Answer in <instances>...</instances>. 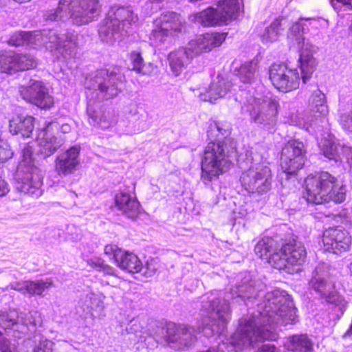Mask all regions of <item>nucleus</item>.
Wrapping results in <instances>:
<instances>
[{"instance_id":"nucleus-1","label":"nucleus","mask_w":352,"mask_h":352,"mask_svg":"<svg viewBox=\"0 0 352 352\" xmlns=\"http://www.w3.org/2000/svg\"><path fill=\"white\" fill-rule=\"evenodd\" d=\"M229 126L220 122L210 124L208 136L211 141L206 146L201 160V178L210 182L228 171L231 166L230 154L234 146H228L230 142Z\"/></svg>"},{"instance_id":"nucleus-2","label":"nucleus","mask_w":352,"mask_h":352,"mask_svg":"<svg viewBox=\"0 0 352 352\" xmlns=\"http://www.w3.org/2000/svg\"><path fill=\"white\" fill-rule=\"evenodd\" d=\"M263 89L261 85L254 90L241 91V109L249 113L252 122L272 132L276 122L278 103L270 92H263Z\"/></svg>"},{"instance_id":"nucleus-3","label":"nucleus","mask_w":352,"mask_h":352,"mask_svg":"<svg viewBox=\"0 0 352 352\" xmlns=\"http://www.w3.org/2000/svg\"><path fill=\"white\" fill-rule=\"evenodd\" d=\"M101 12L98 0H59L58 7L47 11L46 21H67L78 26L95 21Z\"/></svg>"},{"instance_id":"nucleus-4","label":"nucleus","mask_w":352,"mask_h":352,"mask_svg":"<svg viewBox=\"0 0 352 352\" xmlns=\"http://www.w3.org/2000/svg\"><path fill=\"white\" fill-rule=\"evenodd\" d=\"M305 197L309 203L321 204L333 201L342 203L346 198V188L328 172L308 175L305 181Z\"/></svg>"},{"instance_id":"nucleus-5","label":"nucleus","mask_w":352,"mask_h":352,"mask_svg":"<svg viewBox=\"0 0 352 352\" xmlns=\"http://www.w3.org/2000/svg\"><path fill=\"white\" fill-rule=\"evenodd\" d=\"M138 21V16L131 7L113 6L100 23L98 30L100 38L104 43L113 44Z\"/></svg>"},{"instance_id":"nucleus-6","label":"nucleus","mask_w":352,"mask_h":352,"mask_svg":"<svg viewBox=\"0 0 352 352\" xmlns=\"http://www.w3.org/2000/svg\"><path fill=\"white\" fill-rule=\"evenodd\" d=\"M32 153V147L25 145L17 169L16 188L21 192L38 197L42 195V175L41 170L34 165Z\"/></svg>"},{"instance_id":"nucleus-7","label":"nucleus","mask_w":352,"mask_h":352,"mask_svg":"<svg viewBox=\"0 0 352 352\" xmlns=\"http://www.w3.org/2000/svg\"><path fill=\"white\" fill-rule=\"evenodd\" d=\"M226 39L223 33L210 32L198 36L188 43L187 50L180 49L170 52L167 58L169 66H184L190 64V54H199L210 51L213 47H218Z\"/></svg>"},{"instance_id":"nucleus-8","label":"nucleus","mask_w":352,"mask_h":352,"mask_svg":"<svg viewBox=\"0 0 352 352\" xmlns=\"http://www.w3.org/2000/svg\"><path fill=\"white\" fill-rule=\"evenodd\" d=\"M306 257L307 251L302 243L292 239L271 256L270 264L276 269L294 274L300 271Z\"/></svg>"},{"instance_id":"nucleus-9","label":"nucleus","mask_w":352,"mask_h":352,"mask_svg":"<svg viewBox=\"0 0 352 352\" xmlns=\"http://www.w3.org/2000/svg\"><path fill=\"white\" fill-rule=\"evenodd\" d=\"M78 35L74 32H67L59 35L56 30H44L41 32H36L35 45H44L46 49L55 50L67 60L73 58L77 49Z\"/></svg>"},{"instance_id":"nucleus-10","label":"nucleus","mask_w":352,"mask_h":352,"mask_svg":"<svg viewBox=\"0 0 352 352\" xmlns=\"http://www.w3.org/2000/svg\"><path fill=\"white\" fill-rule=\"evenodd\" d=\"M312 74L313 67H271L269 71L272 83L283 92H288L298 88L300 79L306 83Z\"/></svg>"},{"instance_id":"nucleus-11","label":"nucleus","mask_w":352,"mask_h":352,"mask_svg":"<svg viewBox=\"0 0 352 352\" xmlns=\"http://www.w3.org/2000/svg\"><path fill=\"white\" fill-rule=\"evenodd\" d=\"M250 167L241 176L243 187L250 193L263 194L268 192L272 186L270 168L263 164L255 163L253 157L248 160Z\"/></svg>"},{"instance_id":"nucleus-12","label":"nucleus","mask_w":352,"mask_h":352,"mask_svg":"<svg viewBox=\"0 0 352 352\" xmlns=\"http://www.w3.org/2000/svg\"><path fill=\"white\" fill-rule=\"evenodd\" d=\"M240 10L239 0H222L217 8H208L195 15V21L204 26L221 25L234 19Z\"/></svg>"},{"instance_id":"nucleus-13","label":"nucleus","mask_w":352,"mask_h":352,"mask_svg":"<svg viewBox=\"0 0 352 352\" xmlns=\"http://www.w3.org/2000/svg\"><path fill=\"white\" fill-rule=\"evenodd\" d=\"M309 287L329 303L340 305L343 301L342 297L335 290L334 281L330 275V267L327 263H319L316 267Z\"/></svg>"},{"instance_id":"nucleus-14","label":"nucleus","mask_w":352,"mask_h":352,"mask_svg":"<svg viewBox=\"0 0 352 352\" xmlns=\"http://www.w3.org/2000/svg\"><path fill=\"white\" fill-rule=\"evenodd\" d=\"M305 150L304 144L296 140H289L282 149L280 166L283 170L295 174L305 164Z\"/></svg>"},{"instance_id":"nucleus-15","label":"nucleus","mask_w":352,"mask_h":352,"mask_svg":"<svg viewBox=\"0 0 352 352\" xmlns=\"http://www.w3.org/2000/svg\"><path fill=\"white\" fill-rule=\"evenodd\" d=\"M108 72L109 71L104 69L98 70L94 82L88 87L89 89H96L97 87L101 99L108 100L117 96L123 86L122 76L114 74L113 72L108 74Z\"/></svg>"},{"instance_id":"nucleus-16","label":"nucleus","mask_w":352,"mask_h":352,"mask_svg":"<svg viewBox=\"0 0 352 352\" xmlns=\"http://www.w3.org/2000/svg\"><path fill=\"white\" fill-rule=\"evenodd\" d=\"M155 28L152 36L155 43H162L166 37L174 32L182 31L184 21L181 16L175 12H164L154 22Z\"/></svg>"},{"instance_id":"nucleus-17","label":"nucleus","mask_w":352,"mask_h":352,"mask_svg":"<svg viewBox=\"0 0 352 352\" xmlns=\"http://www.w3.org/2000/svg\"><path fill=\"white\" fill-rule=\"evenodd\" d=\"M19 92L21 97L41 109H50L54 104V98L50 94L48 88L39 80H31L28 86H21Z\"/></svg>"},{"instance_id":"nucleus-18","label":"nucleus","mask_w":352,"mask_h":352,"mask_svg":"<svg viewBox=\"0 0 352 352\" xmlns=\"http://www.w3.org/2000/svg\"><path fill=\"white\" fill-rule=\"evenodd\" d=\"M324 248L334 254H340L349 250L351 244L349 233L339 228H332L323 233Z\"/></svg>"},{"instance_id":"nucleus-19","label":"nucleus","mask_w":352,"mask_h":352,"mask_svg":"<svg viewBox=\"0 0 352 352\" xmlns=\"http://www.w3.org/2000/svg\"><path fill=\"white\" fill-rule=\"evenodd\" d=\"M54 126L57 128V124L54 122L45 123V126L38 131L36 142L38 146V152L45 157L52 155L58 149L64 142L61 138L53 135L50 130Z\"/></svg>"},{"instance_id":"nucleus-20","label":"nucleus","mask_w":352,"mask_h":352,"mask_svg":"<svg viewBox=\"0 0 352 352\" xmlns=\"http://www.w3.org/2000/svg\"><path fill=\"white\" fill-rule=\"evenodd\" d=\"M166 341L173 347L182 349L190 345L195 338L194 329L184 324L169 322L166 324Z\"/></svg>"},{"instance_id":"nucleus-21","label":"nucleus","mask_w":352,"mask_h":352,"mask_svg":"<svg viewBox=\"0 0 352 352\" xmlns=\"http://www.w3.org/2000/svg\"><path fill=\"white\" fill-rule=\"evenodd\" d=\"M236 85L229 80L228 77L224 78L219 73L216 77H213L206 92L200 94V98L204 101L213 102L227 94L236 91Z\"/></svg>"},{"instance_id":"nucleus-22","label":"nucleus","mask_w":352,"mask_h":352,"mask_svg":"<svg viewBox=\"0 0 352 352\" xmlns=\"http://www.w3.org/2000/svg\"><path fill=\"white\" fill-rule=\"evenodd\" d=\"M80 148L74 146L59 154L55 160L56 170L59 175L73 174L80 164Z\"/></svg>"},{"instance_id":"nucleus-23","label":"nucleus","mask_w":352,"mask_h":352,"mask_svg":"<svg viewBox=\"0 0 352 352\" xmlns=\"http://www.w3.org/2000/svg\"><path fill=\"white\" fill-rule=\"evenodd\" d=\"M53 286L51 278L38 279L36 280H24L10 283L7 289L18 291L23 294L30 296H43V292Z\"/></svg>"},{"instance_id":"nucleus-24","label":"nucleus","mask_w":352,"mask_h":352,"mask_svg":"<svg viewBox=\"0 0 352 352\" xmlns=\"http://www.w3.org/2000/svg\"><path fill=\"white\" fill-rule=\"evenodd\" d=\"M318 141V146L323 155L329 160L338 161L342 155H346L347 157L350 154L348 148H351L336 143L335 137L330 133H327V136L321 138Z\"/></svg>"},{"instance_id":"nucleus-25","label":"nucleus","mask_w":352,"mask_h":352,"mask_svg":"<svg viewBox=\"0 0 352 352\" xmlns=\"http://www.w3.org/2000/svg\"><path fill=\"white\" fill-rule=\"evenodd\" d=\"M317 20L314 18H300L289 29L287 33V41L291 46H301L306 43L304 34L309 30V26L312 25L313 23Z\"/></svg>"},{"instance_id":"nucleus-26","label":"nucleus","mask_w":352,"mask_h":352,"mask_svg":"<svg viewBox=\"0 0 352 352\" xmlns=\"http://www.w3.org/2000/svg\"><path fill=\"white\" fill-rule=\"evenodd\" d=\"M115 204L118 210L129 218L136 216L139 210V202L131 194L126 192L116 194Z\"/></svg>"},{"instance_id":"nucleus-27","label":"nucleus","mask_w":352,"mask_h":352,"mask_svg":"<svg viewBox=\"0 0 352 352\" xmlns=\"http://www.w3.org/2000/svg\"><path fill=\"white\" fill-rule=\"evenodd\" d=\"M34 120L30 116H16L10 120V131L13 135L29 138L34 128Z\"/></svg>"},{"instance_id":"nucleus-28","label":"nucleus","mask_w":352,"mask_h":352,"mask_svg":"<svg viewBox=\"0 0 352 352\" xmlns=\"http://www.w3.org/2000/svg\"><path fill=\"white\" fill-rule=\"evenodd\" d=\"M37 63L33 57L25 54H16L12 51H2L0 53L1 66H33Z\"/></svg>"},{"instance_id":"nucleus-29","label":"nucleus","mask_w":352,"mask_h":352,"mask_svg":"<svg viewBox=\"0 0 352 352\" xmlns=\"http://www.w3.org/2000/svg\"><path fill=\"white\" fill-rule=\"evenodd\" d=\"M287 122L291 125L305 129L310 133L315 134L316 136H318V132L320 131L317 122L308 113H292L287 118ZM317 139H319V137H317Z\"/></svg>"},{"instance_id":"nucleus-30","label":"nucleus","mask_w":352,"mask_h":352,"mask_svg":"<svg viewBox=\"0 0 352 352\" xmlns=\"http://www.w3.org/2000/svg\"><path fill=\"white\" fill-rule=\"evenodd\" d=\"M328 112L329 109L324 94L320 90L315 91L313 93L310 102V111H304L303 113H308L317 122L318 117H321L320 121L323 122Z\"/></svg>"},{"instance_id":"nucleus-31","label":"nucleus","mask_w":352,"mask_h":352,"mask_svg":"<svg viewBox=\"0 0 352 352\" xmlns=\"http://www.w3.org/2000/svg\"><path fill=\"white\" fill-rule=\"evenodd\" d=\"M87 113L89 118V123L103 129L109 128L116 122V113L111 109L104 111L100 114L92 110L91 105L89 104Z\"/></svg>"},{"instance_id":"nucleus-32","label":"nucleus","mask_w":352,"mask_h":352,"mask_svg":"<svg viewBox=\"0 0 352 352\" xmlns=\"http://www.w3.org/2000/svg\"><path fill=\"white\" fill-rule=\"evenodd\" d=\"M284 347L289 352H310L312 343L305 335H294L287 338Z\"/></svg>"},{"instance_id":"nucleus-33","label":"nucleus","mask_w":352,"mask_h":352,"mask_svg":"<svg viewBox=\"0 0 352 352\" xmlns=\"http://www.w3.org/2000/svg\"><path fill=\"white\" fill-rule=\"evenodd\" d=\"M277 242L271 237L261 239L255 245V254L262 259L267 260L270 263V258L275 252H278Z\"/></svg>"},{"instance_id":"nucleus-34","label":"nucleus","mask_w":352,"mask_h":352,"mask_svg":"<svg viewBox=\"0 0 352 352\" xmlns=\"http://www.w3.org/2000/svg\"><path fill=\"white\" fill-rule=\"evenodd\" d=\"M285 19L283 17L275 19L269 26H267L263 34H261V38L263 43H272L278 40L279 36L284 30Z\"/></svg>"},{"instance_id":"nucleus-35","label":"nucleus","mask_w":352,"mask_h":352,"mask_svg":"<svg viewBox=\"0 0 352 352\" xmlns=\"http://www.w3.org/2000/svg\"><path fill=\"white\" fill-rule=\"evenodd\" d=\"M117 265L129 273H138L143 269L142 263L139 258L133 253L129 252H124Z\"/></svg>"},{"instance_id":"nucleus-36","label":"nucleus","mask_w":352,"mask_h":352,"mask_svg":"<svg viewBox=\"0 0 352 352\" xmlns=\"http://www.w3.org/2000/svg\"><path fill=\"white\" fill-rule=\"evenodd\" d=\"M36 32H19L13 34L8 43L13 46H21L23 45H35Z\"/></svg>"},{"instance_id":"nucleus-37","label":"nucleus","mask_w":352,"mask_h":352,"mask_svg":"<svg viewBox=\"0 0 352 352\" xmlns=\"http://www.w3.org/2000/svg\"><path fill=\"white\" fill-rule=\"evenodd\" d=\"M105 296L102 293L90 292L86 296L85 304L83 309L101 311L104 308V300Z\"/></svg>"},{"instance_id":"nucleus-38","label":"nucleus","mask_w":352,"mask_h":352,"mask_svg":"<svg viewBox=\"0 0 352 352\" xmlns=\"http://www.w3.org/2000/svg\"><path fill=\"white\" fill-rule=\"evenodd\" d=\"M19 314L16 309L0 311V326L5 329H12L17 326Z\"/></svg>"},{"instance_id":"nucleus-39","label":"nucleus","mask_w":352,"mask_h":352,"mask_svg":"<svg viewBox=\"0 0 352 352\" xmlns=\"http://www.w3.org/2000/svg\"><path fill=\"white\" fill-rule=\"evenodd\" d=\"M300 49V54L298 61L300 66H306V65L311 66L314 64L312 47L313 46L309 43L301 45V46H296Z\"/></svg>"},{"instance_id":"nucleus-40","label":"nucleus","mask_w":352,"mask_h":352,"mask_svg":"<svg viewBox=\"0 0 352 352\" xmlns=\"http://www.w3.org/2000/svg\"><path fill=\"white\" fill-rule=\"evenodd\" d=\"M255 67H236L234 76L243 83H251L255 77Z\"/></svg>"},{"instance_id":"nucleus-41","label":"nucleus","mask_w":352,"mask_h":352,"mask_svg":"<svg viewBox=\"0 0 352 352\" xmlns=\"http://www.w3.org/2000/svg\"><path fill=\"white\" fill-rule=\"evenodd\" d=\"M87 263L97 270L102 272L104 274L114 275V269L105 264L104 261L100 258L93 257L87 261Z\"/></svg>"},{"instance_id":"nucleus-42","label":"nucleus","mask_w":352,"mask_h":352,"mask_svg":"<svg viewBox=\"0 0 352 352\" xmlns=\"http://www.w3.org/2000/svg\"><path fill=\"white\" fill-rule=\"evenodd\" d=\"M104 254L118 265L124 251L115 244H109L104 247Z\"/></svg>"},{"instance_id":"nucleus-43","label":"nucleus","mask_w":352,"mask_h":352,"mask_svg":"<svg viewBox=\"0 0 352 352\" xmlns=\"http://www.w3.org/2000/svg\"><path fill=\"white\" fill-rule=\"evenodd\" d=\"M54 343L43 336H40L38 343L35 344L32 352H53Z\"/></svg>"},{"instance_id":"nucleus-44","label":"nucleus","mask_w":352,"mask_h":352,"mask_svg":"<svg viewBox=\"0 0 352 352\" xmlns=\"http://www.w3.org/2000/svg\"><path fill=\"white\" fill-rule=\"evenodd\" d=\"M13 155V151L10 145L6 141L0 140V162H3L10 159Z\"/></svg>"},{"instance_id":"nucleus-45","label":"nucleus","mask_w":352,"mask_h":352,"mask_svg":"<svg viewBox=\"0 0 352 352\" xmlns=\"http://www.w3.org/2000/svg\"><path fill=\"white\" fill-rule=\"evenodd\" d=\"M0 351L1 352H19L17 345L10 342L6 338L2 337L0 331Z\"/></svg>"},{"instance_id":"nucleus-46","label":"nucleus","mask_w":352,"mask_h":352,"mask_svg":"<svg viewBox=\"0 0 352 352\" xmlns=\"http://www.w3.org/2000/svg\"><path fill=\"white\" fill-rule=\"evenodd\" d=\"M159 260L157 258H149L146 261L145 264L144 274L146 276H151L159 268Z\"/></svg>"},{"instance_id":"nucleus-47","label":"nucleus","mask_w":352,"mask_h":352,"mask_svg":"<svg viewBox=\"0 0 352 352\" xmlns=\"http://www.w3.org/2000/svg\"><path fill=\"white\" fill-rule=\"evenodd\" d=\"M130 64L133 66H144L145 65L144 58L142 56L141 52L138 51H133L129 55Z\"/></svg>"},{"instance_id":"nucleus-48","label":"nucleus","mask_w":352,"mask_h":352,"mask_svg":"<svg viewBox=\"0 0 352 352\" xmlns=\"http://www.w3.org/2000/svg\"><path fill=\"white\" fill-rule=\"evenodd\" d=\"M332 6L336 8H344V10L352 8V0H331Z\"/></svg>"},{"instance_id":"nucleus-49","label":"nucleus","mask_w":352,"mask_h":352,"mask_svg":"<svg viewBox=\"0 0 352 352\" xmlns=\"http://www.w3.org/2000/svg\"><path fill=\"white\" fill-rule=\"evenodd\" d=\"M256 352H280L279 349L274 344H263Z\"/></svg>"},{"instance_id":"nucleus-50","label":"nucleus","mask_w":352,"mask_h":352,"mask_svg":"<svg viewBox=\"0 0 352 352\" xmlns=\"http://www.w3.org/2000/svg\"><path fill=\"white\" fill-rule=\"evenodd\" d=\"M8 184L0 177V197L5 196L9 192Z\"/></svg>"},{"instance_id":"nucleus-51","label":"nucleus","mask_w":352,"mask_h":352,"mask_svg":"<svg viewBox=\"0 0 352 352\" xmlns=\"http://www.w3.org/2000/svg\"><path fill=\"white\" fill-rule=\"evenodd\" d=\"M261 56L257 55L254 59L251 60L248 64L247 63L241 64L240 66H256L261 63Z\"/></svg>"},{"instance_id":"nucleus-52","label":"nucleus","mask_w":352,"mask_h":352,"mask_svg":"<svg viewBox=\"0 0 352 352\" xmlns=\"http://www.w3.org/2000/svg\"><path fill=\"white\" fill-rule=\"evenodd\" d=\"M71 130V126L68 124H63L60 127V131L63 133H69Z\"/></svg>"},{"instance_id":"nucleus-53","label":"nucleus","mask_w":352,"mask_h":352,"mask_svg":"<svg viewBox=\"0 0 352 352\" xmlns=\"http://www.w3.org/2000/svg\"><path fill=\"white\" fill-rule=\"evenodd\" d=\"M171 73L175 76H178L179 74L181 73V69L182 67H170Z\"/></svg>"},{"instance_id":"nucleus-54","label":"nucleus","mask_w":352,"mask_h":352,"mask_svg":"<svg viewBox=\"0 0 352 352\" xmlns=\"http://www.w3.org/2000/svg\"><path fill=\"white\" fill-rule=\"evenodd\" d=\"M144 67H133L131 72H135L136 74H140L142 73Z\"/></svg>"},{"instance_id":"nucleus-55","label":"nucleus","mask_w":352,"mask_h":352,"mask_svg":"<svg viewBox=\"0 0 352 352\" xmlns=\"http://www.w3.org/2000/svg\"><path fill=\"white\" fill-rule=\"evenodd\" d=\"M3 68H4L3 72H6L7 74H11L12 71L14 70V69L15 67H3Z\"/></svg>"},{"instance_id":"nucleus-56","label":"nucleus","mask_w":352,"mask_h":352,"mask_svg":"<svg viewBox=\"0 0 352 352\" xmlns=\"http://www.w3.org/2000/svg\"><path fill=\"white\" fill-rule=\"evenodd\" d=\"M271 66L274 67V66H276V65L275 64H272Z\"/></svg>"},{"instance_id":"nucleus-57","label":"nucleus","mask_w":352,"mask_h":352,"mask_svg":"<svg viewBox=\"0 0 352 352\" xmlns=\"http://www.w3.org/2000/svg\"><path fill=\"white\" fill-rule=\"evenodd\" d=\"M242 160V155H240V160Z\"/></svg>"}]
</instances>
